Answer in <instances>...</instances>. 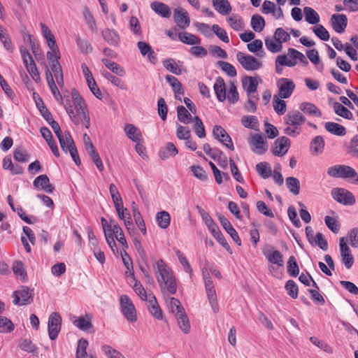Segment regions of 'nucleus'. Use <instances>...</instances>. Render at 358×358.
<instances>
[{
    "mask_svg": "<svg viewBox=\"0 0 358 358\" xmlns=\"http://www.w3.org/2000/svg\"><path fill=\"white\" fill-rule=\"evenodd\" d=\"M180 329L185 333L188 334L190 331V323L185 312L179 313L176 315Z\"/></svg>",
    "mask_w": 358,
    "mask_h": 358,
    "instance_id": "c9c22d12",
    "label": "nucleus"
},
{
    "mask_svg": "<svg viewBox=\"0 0 358 358\" xmlns=\"http://www.w3.org/2000/svg\"><path fill=\"white\" fill-rule=\"evenodd\" d=\"M156 220L160 228L166 229L170 225L171 216L168 212L163 210L157 213Z\"/></svg>",
    "mask_w": 358,
    "mask_h": 358,
    "instance_id": "e433bc0d",
    "label": "nucleus"
},
{
    "mask_svg": "<svg viewBox=\"0 0 358 358\" xmlns=\"http://www.w3.org/2000/svg\"><path fill=\"white\" fill-rule=\"evenodd\" d=\"M217 217L223 228L230 235L234 241L238 245H241V241L231 222L222 214H218Z\"/></svg>",
    "mask_w": 358,
    "mask_h": 358,
    "instance_id": "a211bd4d",
    "label": "nucleus"
},
{
    "mask_svg": "<svg viewBox=\"0 0 358 358\" xmlns=\"http://www.w3.org/2000/svg\"><path fill=\"white\" fill-rule=\"evenodd\" d=\"M297 59L305 64H308V61L303 54L294 48H289L287 50V55H280L277 57L275 60L277 71H278V65L292 67L296 64Z\"/></svg>",
    "mask_w": 358,
    "mask_h": 358,
    "instance_id": "39448f33",
    "label": "nucleus"
},
{
    "mask_svg": "<svg viewBox=\"0 0 358 358\" xmlns=\"http://www.w3.org/2000/svg\"><path fill=\"white\" fill-rule=\"evenodd\" d=\"M299 109L304 113L315 117H321L322 113L320 109L313 103L303 102L299 105Z\"/></svg>",
    "mask_w": 358,
    "mask_h": 358,
    "instance_id": "7c9ffc66",
    "label": "nucleus"
},
{
    "mask_svg": "<svg viewBox=\"0 0 358 358\" xmlns=\"http://www.w3.org/2000/svg\"><path fill=\"white\" fill-rule=\"evenodd\" d=\"M163 66L172 73L180 75L182 69L178 66L173 59H167L163 61Z\"/></svg>",
    "mask_w": 358,
    "mask_h": 358,
    "instance_id": "603ef678",
    "label": "nucleus"
},
{
    "mask_svg": "<svg viewBox=\"0 0 358 358\" xmlns=\"http://www.w3.org/2000/svg\"><path fill=\"white\" fill-rule=\"evenodd\" d=\"M251 27L256 32L262 31L265 27V20L259 15H253L251 18Z\"/></svg>",
    "mask_w": 358,
    "mask_h": 358,
    "instance_id": "37998d69",
    "label": "nucleus"
},
{
    "mask_svg": "<svg viewBox=\"0 0 358 358\" xmlns=\"http://www.w3.org/2000/svg\"><path fill=\"white\" fill-rule=\"evenodd\" d=\"M196 208L201 217H202V220L204 221L206 225L211 232L213 237L224 249L231 252L229 245L227 242L226 239L224 238V236L222 235L214 220L210 216L209 213L199 206H196Z\"/></svg>",
    "mask_w": 358,
    "mask_h": 358,
    "instance_id": "20e7f679",
    "label": "nucleus"
},
{
    "mask_svg": "<svg viewBox=\"0 0 358 358\" xmlns=\"http://www.w3.org/2000/svg\"><path fill=\"white\" fill-rule=\"evenodd\" d=\"M178 150L173 143L169 142L159 151V156L162 160L178 155Z\"/></svg>",
    "mask_w": 358,
    "mask_h": 358,
    "instance_id": "b1692460",
    "label": "nucleus"
},
{
    "mask_svg": "<svg viewBox=\"0 0 358 358\" xmlns=\"http://www.w3.org/2000/svg\"><path fill=\"white\" fill-rule=\"evenodd\" d=\"M262 12L264 14L271 13L276 19H280L283 17L282 8L280 6L277 7L274 3L267 0L264 1L262 4Z\"/></svg>",
    "mask_w": 358,
    "mask_h": 358,
    "instance_id": "6ab92c4d",
    "label": "nucleus"
},
{
    "mask_svg": "<svg viewBox=\"0 0 358 358\" xmlns=\"http://www.w3.org/2000/svg\"><path fill=\"white\" fill-rule=\"evenodd\" d=\"M313 30L315 34L321 40L328 41L329 39V32L322 25H316L313 27Z\"/></svg>",
    "mask_w": 358,
    "mask_h": 358,
    "instance_id": "774afa93",
    "label": "nucleus"
},
{
    "mask_svg": "<svg viewBox=\"0 0 358 358\" xmlns=\"http://www.w3.org/2000/svg\"><path fill=\"white\" fill-rule=\"evenodd\" d=\"M117 215L124 221L127 231L130 233L134 229V226L129 210L127 208H123L117 213Z\"/></svg>",
    "mask_w": 358,
    "mask_h": 358,
    "instance_id": "79ce46f5",
    "label": "nucleus"
},
{
    "mask_svg": "<svg viewBox=\"0 0 358 358\" xmlns=\"http://www.w3.org/2000/svg\"><path fill=\"white\" fill-rule=\"evenodd\" d=\"M151 8L159 15L168 18L171 16V9L165 3L154 1L150 5Z\"/></svg>",
    "mask_w": 358,
    "mask_h": 358,
    "instance_id": "bb28decb",
    "label": "nucleus"
},
{
    "mask_svg": "<svg viewBox=\"0 0 358 358\" xmlns=\"http://www.w3.org/2000/svg\"><path fill=\"white\" fill-rule=\"evenodd\" d=\"M263 255L271 264H275L279 267H283L284 260L282 254L274 250L271 245H268L262 250Z\"/></svg>",
    "mask_w": 358,
    "mask_h": 358,
    "instance_id": "ddd939ff",
    "label": "nucleus"
},
{
    "mask_svg": "<svg viewBox=\"0 0 358 358\" xmlns=\"http://www.w3.org/2000/svg\"><path fill=\"white\" fill-rule=\"evenodd\" d=\"M169 307L170 310L175 314V316L185 311L180 301L174 297L170 298Z\"/></svg>",
    "mask_w": 358,
    "mask_h": 358,
    "instance_id": "6e6d98bb",
    "label": "nucleus"
},
{
    "mask_svg": "<svg viewBox=\"0 0 358 358\" xmlns=\"http://www.w3.org/2000/svg\"><path fill=\"white\" fill-rule=\"evenodd\" d=\"M307 57L312 63L317 66V69L320 70L323 69V64H320V59L317 50L312 49L307 51Z\"/></svg>",
    "mask_w": 358,
    "mask_h": 358,
    "instance_id": "0e129e2a",
    "label": "nucleus"
},
{
    "mask_svg": "<svg viewBox=\"0 0 358 358\" xmlns=\"http://www.w3.org/2000/svg\"><path fill=\"white\" fill-rule=\"evenodd\" d=\"M324 148V140L322 136H317L310 142V151L313 155H317L321 154Z\"/></svg>",
    "mask_w": 358,
    "mask_h": 358,
    "instance_id": "c756f323",
    "label": "nucleus"
},
{
    "mask_svg": "<svg viewBox=\"0 0 358 358\" xmlns=\"http://www.w3.org/2000/svg\"><path fill=\"white\" fill-rule=\"evenodd\" d=\"M88 341L86 339L81 338L78 342L76 350V358H94L92 355L87 353Z\"/></svg>",
    "mask_w": 358,
    "mask_h": 358,
    "instance_id": "473e14b6",
    "label": "nucleus"
},
{
    "mask_svg": "<svg viewBox=\"0 0 358 358\" xmlns=\"http://www.w3.org/2000/svg\"><path fill=\"white\" fill-rule=\"evenodd\" d=\"M236 59L241 66L248 71H255L262 66V63L251 55H246L243 52H238Z\"/></svg>",
    "mask_w": 358,
    "mask_h": 358,
    "instance_id": "f8f14e48",
    "label": "nucleus"
},
{
    "mask_svg": "<svg viewBox=\"0 0 358 358\" xmlns=\"http://www.w3.org/2000/svg\"><path fill=\"white\" fill-rule=\"evenodd\" d=\"M273 109L278 115H283L286 112V103L277 96H273Z\"/></svg>",
    "mask_w": 358,
    "mask_h": 358,
    "instance_id": "4d7b16f0",
    "label": "nucleus"
},
{
    "mask_svg": "<svg viewBox=\"0 0 358 358\" xmlns=\"http://www.w3.org/2000/svg\"><path fill=\"white\" fill-rule=\"evenodd\" d=\"M76 43H77V45L78 46L80 51L82 53L87 54L92 51V45L90 44V43L87 40H85L84 38L78 37L76 39Z\"/></svg>",
    "mask_w": 358,
    "mask_h": 358,
    "instance_id": "69168bd1",
    "label": "nucleus"
},
{
    "mask_svg": "<svg viewBox=\"0 0 358 358\" xmlns=\"http://www.w3.org/2000/svg\"><path fill=\"white\" fill-rule=\"evenodd\" d=\"M289 147V139L285 136L277 138L274 142L272 149L273 154L275 156L282 157L285 155Z\"/></svg>",
    "mask_w": 358,
    "mask_h": 358,
    "instance_id": "dca6fc26",
    "label": "nucleus"
},
{
    "mask_svg": "<svg viewBox=\"0 0 358 358\" xmlns=\"http://www.w3.org/2000/svg\"><path fill=\"white\" fill-rule=\"evenodd\" d=\"M131 210L133 216L135 220V222L138 227L139 228L140 231L143 234H146V227L144 222V220L138 210V208L137 207V205L134 201L131 203Z\"/></svg>",
    "mask_w": 358,
    "mask_h": 358,
    "instance_id": "c85d7f7f",
    "label": "nucleus"
},
{
    "mask_svg": "<svg viewBox=\"0 0 358 358\" xmlns=\"http://www.w3.org/2000/svg\"><path fill=\"white\" fill-rule=\"evenodd\" d=\"M242 124L246 127L252 129H257L258 127V120L255 116L247 115L243 116L241 120Z\"/></svg>",
    "mask_w": 358,
    "mask_h": 358,
    "instance_id": "5fc2aeb1",
    "label": "nucleus"
},
{
    "mask_svg": "<svg viewBox=\"0 0 358 358\" xmlns=\"http://www.w3.org/2000/svg\"><path fill=\"white\" fill-rule=\"evenodd\" d=\"M92 317L90 315L87 314L85 316H81L73 321L74 326L78 327L79 329L85 331H89L90 329H92Z\"/></svg>",
    "mask_w": 358,
    "mask_h": 358,
    "instance_id": "393cba45",
    "label": "nucleus"
},
{
    "mask_svg": "<svg viewBox=\"0 0 358 358\" xmlns=\"http://www.w3.org/2000/svg\"><path fill=\"white\" fill-rule=\"evenodd\" d=\"M340 250L343 263L346 268L350 269L354 264V258L344 238L340 239Z\"/></svg>",
    "mask_w": 358,
    "mask_h": 358,
    "instance_id": "2eb2a0df",
    "label": "nucleus"
},
{
    "mask_svg": "<svg viewBox=\"0 0 358 358\" xmlns=\"http://www.w3.org/2000/svg\"><path fill=\"white\" fill-rule=\"evenodd\" d=\"M285 288L287 292V294L292 299H296L298 297L299 289L297 285L294 280H287L285 283Z\"/></svg>",
    "mask_w": 358,
    "mask_h": 358,
    "instance_id": "864d4df0",
    "label": "nucleus"
},
{
    "mask_svg": "<svg viewBox=\"0 0 358 358\" xmlns=\"http://www.w3.org/2000/svg\"><path fill=\"white\" fill-rule=\"evenodd\" d=\"M55 99L63 104L72 122L88 129L90 119L87 106L78 91H52Z\"/></svg>",
    "mask_w": 358,
    "mask_h": 358,
    "instance_id": "f257e3e1",
    "label": "nucleus"
},
{
    "mask_svg": "<svg viewBox=\"0 0 358 358\" xmlns=\"http://www.w3.org/2000/svg\"><path fill=\"white\" fill-rule=\"evenodd\" d=\"M120 310L124 317L130 322L137 320L136 310L131 300L127 295H122L120 298Z\"/></svg>",
    "mask_w": 358,
    "mask_h": 358,
    "instance_id": "0eeeda50",
    "label": "nucleus"
},
{
    "mask_svg": "<svg viewBox=\"0 0 358 358\" xmlns=\"http://www.w3.org/2000/svg\"><path fill=\"white\" fill-rule=\"evenodd\" d=\"M13 303L18 306L30 304L33 301L34 292L27 287H22V289L13 292Z\"/></svg>",
    "mask_w": 358,
    "mask_h": 358,
    "instance_id": "1a4fd4ad",
    "label": "nucleus"
},
{
    "mask_svg": "<svg viewBox=\"0 0 358 358\" xmlns=\"http://www.w3.org/2000/svg\"><path fill=\"white\" fill-rule=\"evenodd\" d=\"M148 299L149 300L148 301L150 303L148 309L150 314L156 319L162 320V312L157 303L155 296L152 293H150L148 294Z\"/></svg>",
    "mask_w": 358,
    "mask_h": 358,
    "instance_id": "a878e982",
    "label": "nucleus"
},
{
    "mask_svg": "<svg viewBox=\"0 0 358 358\" xmlns=\"http://www.w3.org/2000/svg\"><path fill=\"white\" fill-rule=\"evenodd\" d=\"M334 109L335 113L338 115L343 117L345 119L350 120L352 117V113L348 108H346L343 105H342L341 103H340L338 102H335L334 103Z\"/></svg>",
    "mask_w": 358,
    "mask_h": 358,
    "instance_id": "8fccbe9b",
    "label": "nucleus"
},
{
    "mask_svg": "<svg viewBox=\"0 0 358 358\" xmlns=\"http://www.w3.org/2000/svg\"><path fill=\"white\" fill-rule=\"evenodd\" d=\"M203 277L209 303L210 304L213 311L215 313H217L219 311V306L217 303L216 292L214 288L213 280L207 271L203 270Z\"/></svg>",
    "mask_w": 358,
    "mask_h": 358,
    "instance_id": "423d86ee",
    "label": "nucleus"
},
{
    "mask_svg": "<svg viewBox=\"0 0 358 358\" xmlns=\"http://www.w3.org/2000/svg\"><path fill=\"white\" fill-rule=\"evenodd\" d=\"M305 116L298 110L289 112L284 117L287 127L284 129L285 134L295 137L301 132V126L306 122Z\"/></svg>",
    "mask_w": 358,
    "mask_h": 358,
    "instance_id": "7ed1b4c3",
    "label": "nucleus"
},
{
    "mask_svg": "<svg viewBox=\"0 0 358 358\" xmlns=\"http://www.w3.org/2000/svg\"><path fill=\"white\" fill-rule=\"evenodd\" d=\"M86 151L87 154L90 156L91 159H92L93 162L94 163L99 171H103L104 170V166L99 157V155L97 152L95 148L93 147L91 149L87 150Z\"/></svg>",
    "mask_w": 358,
    "mask_h": 358,
    "instance_id": "09e8293b",
    "label": "nucleus"
},
{
    "mask_svg": "<svg viewBox=\"0 0 358 358\" xmlns=\"http://www.w3.org/2000/svg\"><path fill=\"white\" fill-rule=\"evenodd\" d=\"M33 185L35 188L43 189L49 194L55 190V187L50 183L49 178L45 174L36 177L33 182Z\"/></svg>",
    "mask_w": 358,
    "mask_h": 358,
    "instance_id": "f3484780",
    "label": "nucleus"
},
{
    "mask_svg": "<svg viewBox=\"0 0 358 358\" xmlns=\"http://www.w3.org/2000/svg\"><path fill=\"white\" fill-rule=\"evenodd\" d=\"M275 40L282 44L290 39L289 34L285 31L282 28L279 27L275 29L274 33Z\"/></svg>",
    "mask_w": 358,
    "mask_h": 358,
    "instance_id": "e2e57ef3",
    "label": "nucleus"
},
{
    "mask_svg": "<svg viewBox=\"0 0 358 358\" xmlns=\"http://www.w3.org/2000/svg\"><path fill=\"white\" fill-rule=\"evenodd\" d=\"M58 140L62 150L65 152H67L71 147L76 146L70 133L68 131L64 132V135Z\"/></svg>",
    "mask_w": 358,
    "mask_h": 358,
    "instance_id": "72a5a7b5",
    "label": "nucleus"
},
{
    "mask_svg": "<svg viewBox=\"0 0 358 358\" xmlns=\"http://www.w3.org/2000/svg\"><path fill=\"white\" fill-rule=\"evenodd\" d=\"M217 65L224 71L228 76L231 77H234L236 76V69L231 64L224 62V61H218L217 62Z\"/></svg>",
    "mask_w": 358,
    "mask_h": 358,
    "instance_id": "052dcab7",
    "label": "nucleus"
},
{
    "mask_svg": "<svg viewBox=\"0 0 358 358\" xmlns=\"http://www.w3.org/2000/svg\"><path fill=\"white\" fill-rule=\"evenodd\" d=\"M227 20L229 26L236 31H241L244 28L243 19L238 15L234 14L229 17Z\"/></svg>",
    "mask_w": 358,
    "mask_h": 358,
    "instance_id": "58836bf2",
    "label": "nucleus"
},
{
    "mask_svg": "<svg viewBox=\"0 0 358 358\" xmlns=\"http://www.w3.org/2000/svg\"><path fill=\"white\" fill-rule=\"evenodd\" d=\"M14 329V324L7 317L0 316V332H11Z\"/></svg>",
    "mask_w": 358,
    "mask_h": 358,
    "instance_id": "680f3d73",
    "label": "nucleus"
},
{
    "mask_svg": "<svg viewBox=\"0 0 358 358\" xmlns=\"http://www.w3.org/2000/svg\"><path fill=\"white\" fill-rule=\"evenodd\" d=\"M260 78L252 76H245L242 79V85L244 90H256Z\"/></svg>",
    "mask_w": 358,
    "mask_h": 358,
    "instance_id": "a19ab883",
    "label": "nucleus"
},
{
    "mask_svg": "<svg viewBox=\"0 0 358 358\" xmlns=\"http://www.w3.org/2000/svg\"><path fill=\"white\" fill-rule=\"evenodd\" d=\"M286 185L289 190L294 195H298L300 191V182L294 177L286 178Z\"/></svg>",
    "mask_w": 358,
    "mask_h": 358,
    "instance_id": "49530a36",
    "label": "nucleus"
},
{
    "mask_svg": "<svg viewBox=\"0 0 358 358\" xmlns=\"http://www.w3.org/2000/svg\"><path fill=\"white\" fill-rule=\"evenodd\" d=\"M124 131L127 138L134 142H143V138L141 130L132 124H126Z\"/></svg>",
    "mask_w": 358,
    "mask_h": 358,
    "instance_id": "412c9836",
    "label": "nucleus"
},
{
    "mask_svg": "<svg viewBox=\"0 0 358 358\" xmlns=\"http://www.w3.org/2000/svg\"><path fill=\"white\" fill-rule=\"evenodd\" d=\"M214 8L220 14L225 15L231 11V6L227 0H213Z\"/></svg>",
    "mask_w": 358,
    "mask_h": 358,
    "instance_id": "2f4dec72",
    "label": "nucleus"
},
{
    "mask_svg": "<svg viewBox=\"0 0 358 358\" xmlns=\"http://www.w3.org/2000/svg\"><path fill=\"white\" fill-rule=\"evenodd\" d=\"M265 45L270 52L273 53L279 52L282 49V44L276 41L274 37L273 38L266 37L265 38Z\"/></svg>",
    "mask_w": 358,
    "mask_h": 358,
    "instance_id": "de8ad7c7",
    "label": "nucleus"
},
{
    "mask_svg": "<svg viewBox=\"0 0 358 358\" xmlns=\"http://www.w3.org/2000/svg\"><path fill=\"white\" fill-rule=\"evenodd\" d=\"M103 62L104 63L105 66L112 71L113 73L122 76L124 74V69L122 67H121L120 65L116 64L114 62L110 61L108 59H103Z\"/></svg>",
    "mask_w": 358,
    "mask_h": 358,
    "instance_id": "338daca9",
    "label": "nucleus"
},
{
    "mask_svg": "<svg viewBox=\"0 0 358 358\" xmlns=\"http://www.w3.org/2000/svg\"><path fill=\"white\" fill-rule=\"evenodd\" d=\"M194 124L193 126V129L194 132L197 135L199 138H203L206 136V131L204 129L203 124L201 120L198 117L195 116L194 117Z\"/></svg>",
    "mask_w": 358,
    "mask_h": 358,
    "instance_id": "bf43d9fd",
    "label": "nucleus"
},
{
    "mask_svg": "<svg viewBox=\"0 0 358 358\" xmlns=\"http://www.w3.org/2000/svg\"><path fill=\"white\" fill-rule=\"evenodd\" d=\"M306 20L311 24H315L320 21L317 13L310 7L304 8Z\"/></svg>",
    "mask_w": 358,
    "mask_h": 358,
    "instance_id": "c03bdc74",
    "label": "nucleus"
},
{
    "mask_svg": "<svg viewBox=\"0 0 358 358\" xmlns=\"http://www.w3.org/2000/svg\"><path fill=\"white\" fill-rule=\"evenodd\" d=\"M103 39L110 45H117L120 41L119 35L113 30L106 29L102 31Z\"/></svg>",
    "mask_w": 358,
    "mask_h": 358,
    "instance_id": "f704fd0d",
    "label": "nucleus"
},
{
    "mask_svg": "<svg viewBox=\"0 0 358 358\" xmlns=\"http://www.w3.org/2000/svg\"><path fill=\"white\" fill-rule=\"evenodd\" d=\"M332 197L343 205H353L356 202L355 196L350 191L343 188H334L331 190Z\"/></svg>",
    "mask_w": 358,
    "mask_h": 358,
    "instance_id": "9d476101",
    "label": "nucleus"
},
{
    "mask_svg": "<svg viewBox=\"0 0 358 358\" xmlns=\"http://www.w3.org/2000/svg\"><path fill=\"white\" fill-rule=\"evenodd\" d=\"M62 317L59 313H52L48 318V335L51 340H55L58 336L61 329Z\"/></svg>",
    "mask_w": 358,
    "mask_h": 358,
    "instance_id": "9b49d317",
    "label": "nucleus"
},
{
    "mask_svg": "<svg viewBox=\"0 0 358 358\" xmlns=\"http://www.w3.org/2000/svg\"><path fill=\"white\" fill-rule=\"evenodd\" d=\"M101 350L104 352L105 355L108 358H125V357L120 352L113 348L110 345H103L101 347Z\"/></svg>",
    "mask_w": 358,
    "mask_h": 358,
    "instance_id": "13d9d810",
    "label": "nucleus"
},
{
    "mask_svg": "<svg viewBox=\"0 0 358 358\" xmlns=\"http://www.w3.org/2000/svg\"><path fill=\"white\" fill-rule=\"evenodd\" d=\"M213 135L215 137V138L217 139L228 149H229L230 150H234V146L230 136L221 126L215 125L213 127Z\"/></svg>",
    "mask_w": 358,
    "mask_h": 358,
    "instance_id": "4468645a",
    "label": "nucleus"
},
{
    "mask_svg": "<svg viewBox=\"0 0 358 358\" xmlns=\"http://www.w3.org/2000/svg\"><path fill=\"white\" fill-rule=\"evenodd\" d=\"M327 174L334 178H355L357 172L350 166L345 165H335L327 170Z\"/></svg>",
    "mask_w": 358,
    "mask_h": 358,
    "instance_id": "6e6552de",
    "label": "nucleus"
},
{
    "mask_svg": "<svg viewBox=\"0 0 358 358\" xmlns=\"http://www.w3.org/2000/svg\"><path fill=\"white\" fill-rule=\"evenodd\" d=\"M287 273L292 277H296L299 273V267L294 256H290L287 261Z\"/></svg>",
    "mask_w": 358,
    "mask_h": 358,
    "instance_id": "a18cd8bd",
    "label": "nucleus"
},
{
    "mask_svg": "<svg viewBox=\"0 0 358 358\" xmlns=\"http://www.w3.org/2000/svg\"><path fill=\"white\" fill-rule=\"evenodd\" d=\"M256 171L264 179L269 178L272 173L271 166L266 162L257 164L256 165Z\"/></svg>",
    "mask_w": 358,
    "mask_h": 358,
    "instance_id": "ea45409f",
    "label": "nucleus"
},
{
    "mask_svg": "<svg viewBox=\"0 0 358 358\" xmlns=\"http://www.w3.org/2000/svg\"><path fill=\"white\" fill-rule=\"evenodd\" d=\"M251 143L255 147L253 150L257 154L262 155L267 150L265 138L260 134H255L252 137Z\"/></svg>",
    "mask_w": 358,
    "mask_h": 358,
    "instance_id": "4be33fe9",
    "label": "nucleus"
},
{
    "mask_svg": "<svg viewBox=\"0 0 358 358\" xmlns=\"http://www.w3.org/2000/svg\"><path fill=\"white\" fill-rule=\"evenodd\" d=\"M178 38L181 42L187 45H199L201 43L200 38L187 32L180 33Z\"/></svg>",
    "mask_w": 358,
    "mask_h": 358,
    "instance_id": "4c0bfd02",
    "label": "nucleus"
},
{
    "mask_svg": "<svg viewBox=\"0 0 358 358\" xmlns=\"http://www.w3.org/2000/svg\"><path fill=\"white\" fill-rule=\"evenodd\" d=\"M153 268L162 291L166 290L169 294H174L177 290L176 279L165 262L159 259L155 263Z\"/></svg>",
    "mask_w": 358,
    "mask_h": 358,
    "instance_id": "f03ea898",
    "label": "nucleus"
},
{
    "mask_svg": "<svg viewBox=\"0 0 358 358\" xmlns=\"http://www.w3.org/2000/svg\"><path fill=\"white\" fill-rule=\"evenodd\" d=\"M175 22L182 29H186L189 25V18L188 13L183 11L182 8L176 9L174 11Z\"/></svg>",
    "mask_w": 358,
    "mask_h": 358,
    "instance_id": "5701e85b",
    "label": "nucleus"
},
{
    "mask_svg": "<svg viewBox=\"0 0 358 358\" xmlns=\"http://www.w3.org/2000/svg\"><path fill=\"white\" fill-rule=\"evenodd\" d=\"M324 127L327 131L334 135L343 136L346 134L345 127L336 122H327L325 123Z\"/></svg>",
    "mask_w": 358,
    "mask_h": 358,
    "instance_id": "cd10ccee",
    "label": "nucleus"
},
{
    "mask_svg": "<svg viewBox=\"0 0 358 358\" xmlns=\"http://www.w3.org/2000/svg\"><path fill=\"white\" fill-rule=\"evenodd\" d=\"M332 27L337 33H343L347 26L348 19L343 14H334L331 18Z\"/></svg>",
    "mask_w": 358,
    "mask_h": 358,
    "instance_id": "aec40b11",
    "label": "nucleus"
},
{
    "mask_svg": "<svg viewBox=\"0 0 358 358\" xmlns=\"http://www.w3.org/2000/svg\"><path fill=\"white\" fill-rule=\"evenodd\" d=\"M177 113L178 120L184 124L189 123L192 119L189 112L183 106L178 107Z\"/></svg>",
    "mask_w": 358,
    "mask_h": 358,
    "instance_id": "3c124183",
    "label": "nucleus"
}]
</instances>
